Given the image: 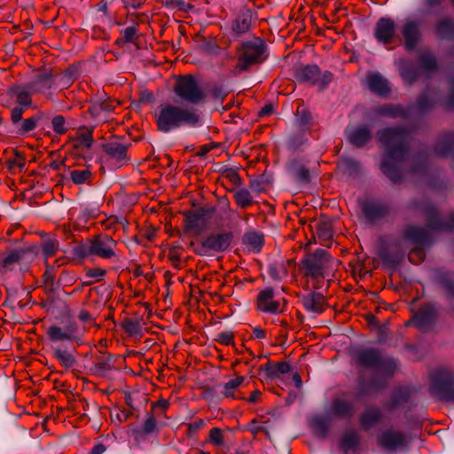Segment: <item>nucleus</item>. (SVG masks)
<instances>
[{"label": "nucleus", "mask_w": 454, "mask_h": 454, "mask_svg": "<svg viewBox=\"0 0 454 454\" xmlns=\"http://www.w3.org/2000/svg\"><path fill=\"white\" fill-rule=\"evenodd\" d=\"M32 94L29 86H16L8 90L6 106L11 109V120L14 125H18L22 120L23 113L27 109L33 107Z\"/></svg>", "instance_id": "nucleus-4"}, {"label": "nucleus", "mask_w": 454, "mask_h": 454, "mask_svg": "<svg viewBox=\"0 0 454 454\" xmlns=\"http://www.w3.org/2000/svg\"><path fill=\"white\" fill-rule=\"evenodd\" d=\"M334 261L329 254L323 249H318L313 254L306 255L302 261L306 276L312 278H324L328 274Z\"/></svg>", "instance_id": "nucleus-7"}, {"label": "nucleus", "mask_w": 454, "mask_h": 454, "mask_svg": "<svg viewBox=\"0 0 454 454\" xmlns=\"http://www.w3.org/2000/svg\"><path fill=\"white\" fill-rule=\"evenodd\" d=\"M365 83L372 92L380 97L386 98L390 94L391 87L388 81L378 72H367Z\"/></svg>", "instance_id": "nucleus-18"}, {"label": "nucleus", "mask_w": 454, "mask_h": 454, "mask_svg": "<svg viewBox=\"0 0 454 454\" xmlns=\"http://www.w3.org/2000/svg\"><path fill=\"white\" fill-rule=\"evenodd\" d=\"M207 227V221L202 214L189 212L184 215V231L192 236L200 235Z\"/></svg>", "instance_id": "nucleus-21"}, {"label": "nucleus", "mask_w": 454, "mask_h": 454, "mask_svg": "<svg viewBox=\"0 0 454 454\" xmlns=\"http://www.w3.org/2000/svg\"><path fill=\"white\" fill-rule=\"evenodd\" d=\"M51 125L53 131L59 135L66 133L69 129L65 118L61 115L53 117L51 120Z\"/></svg>", "instance_id": "nucleus-45"}, {"label": "nucleus", "mask_w": 454, "mask_h": 454, "mask_svg": "<svg viewBox=\"0 0 454 454\" xmlns=\"http://www.w3.org/2000/svg\"><path fill=\"white\" fill-rule=\"evenodd\" d=\"M377 114L395 118L397 116V107L390 105H384L377 108Z\"/></svg>", "instance_id": "nucleus-46"}, {"label": "nucleus", "mask_w": 454, "mask_h": 454, "mask_svg": "<svg viewBox=\"0 0 454 454\" xmlns=\"http://www.w3.org/2000/svg\"><path fill=\"white\" fill-rule=\"evenodd\" d=\"M44 277L46 278V282H48V283H52L54 280V276L52 274V267H50L48 264H47L46 271L44 273Z\"/></svg>", "instance_id": "nucleus-61"}, {"label": "nucleus", "mask_w": 454, "mask_h": 454, "mask_svg": "<svg viewBox=\"0 0 454 454\" xmlns=\"http://www.w3.org/2000/svg\"><path fill=\"white\" fill-rule=\"evenodd\" d=\"M176 6L178 7L179 10L188 12L189 10L192 9V6H191L188 4H185L184 1L176 0Z\"/></svg>", "instance_id": "nucleus-59"}, {"label": "nucleus", "mask_w": 454, "mask_h": 454, "mask_svg": "<svg viewBox=\"0 0 454 454\" xmlns=\"http://www.w3.org/2000/svg\"><path fill=\"white\" fill-rule=\"evenodd\" d=\"M116 241L108 235H99L90 239L82 249V255H97L103 259L115 256Z\"/></svg>", "instance_id": "nucleus-11"}, {"label": "nucleus", "mask_w": 454, "mask_h": 454, "mask_svg": "<svg viewBox=\"0 0 454 454\" xmlns=\"http://www.w3.org/2000/svg\"><path fill=\"white\" fill-rule=\"evenodd\" d=\"M105 450H106L105 445L99 443L93 447V449L90 451V454H102L105 452Z\"/></svg>", "instance_id": "nucleus-62"}, {"label": "nucleus", "mask_w": 454, "mask_h": 454, "mask_svg": "<svg viewBox=\"0 0 454 454\" xmlns=\"http://www.w3.org/2000/svg\"><path fill=\"white\" fill-rule=\"evenodd\" d=\"M250 17L247 15H241L234 20L232 29L239 34L246 33L250 27Z\"/></svg>", "instance_id": "nucleus-39"}, {"label": "nucleus", "mask_w": 454, "mask_h": 454, "mask_svg": "<svg viewBox=\"0 0 454 454\" xmlns=\"http://www.w3.org/2000/svg\"><path fill=\"white\" fill-rule=\"evenodd\" d=\"M230 233H216L207 236L201 242L200 254H207L211 252H222L227 249L231 244Z\"/></svg>", "instance_id": "nucleus-17"}, {"label": "nucleus", "mask_w": 454, "mask_h": 454, "mask_svg": "<svg viewBox=\"0 0 454 454\" xmlns=\"http://www.w3.org/2000/svg\"><path fill=\"white\" fill-rule=\"evenodd\" d=\"M155 121L161 132H170L182 126L200 127L202 125L199 112L192 107H182L170 103L160 104L155 112Z\"/></svg>", "instance_id": "nucleus-1"}, {"label": "nucleus", "mask_w": 454, "mask_h": 454, "mask_svg": "<svg viewBox=\"0 0 454 454\" xmlns=\"http://www.w3.org/2000/svg\"><path fill=\"white\" fill-rule=\"evenodd\" d=\"M356 359L362 366L374 368L381 373L392 374L395 370V359L380 355L375 348L360 350Z\"/></svg>", "instance_id": "nucleus-6"}, {"label": "nucleus", "mask_w": 454, "mask_h": 454, "mask_svg": "<svg viewBox=\"0 0 454 454\" xmlns=\"http://www.w3.org/2000/svg\"><path fill=\"white\" fill-rule=\"evenodd\" d=\"M377 254L384 267L390 270V276L393 278L397 259V237L395 233L382 234L379 238Z\"/></svg>", "instance_id": "nucleus-9"}, {"label": "nucleus", "mask_w": 454, "mask_h": 454, "mask_svg": "<svg viewBox=\"0 0 454 454\" xmlns=\"http://www.w3.org/2000/svg\"><path fill=\"white\" fill-rule=\"evenodd\" d=\"M169 405V403L165 399H160L153 404L155 407H160L162 410H166Z\"/></svg>", "instance_id": "nucleus-64"}, {"label": "nucleus", "mask_w": 454, "mask_h": 454, "mask_svg": "<svg viewBox=\"0 0 454 454\" xmlns=\"http://www.w3.org/2000/svg\"><path fill=\"white\" fill-rule=\"evenodd\" d=\"M434 394L446 400H454V374L445 367L436 369L430 374Z\"/></svg>", "instance_id": "nucleus-8"}, {"label": "nucleus", "mask_w": 454, "mask_h": 454, "mask_svg": "<svg viewBox=\"0 0 454 454\" xmlns=\"http://www.w3.org/2000/svg\"><path fill=\"white\" fill-rule=\"evenodd\" d=\"M436 31L441 37H450L454 33V23L449 20H442L439 22Z\"/></svg>", "instance_id": "nucleus-41"}, {"label": "nucleus", "mask_w": 454, "mask_h": 454, "mask_svg": "<svg viewBox=\"0 0 454 454\" xmlns=\"http://www.w3.org/2000/svg\"><path fill=\"white\" fill-rule=\"evenodd\" d=\"M137 38V28L134 26L128 27L122 31V40L126 43H133Z\"/></svg>", "instance_id": "nucleus-49"}, {"label": "nucleus", "mask_w": 454, "mask_h": 454, "mask_svg": "<svg viewBox=\"0 0 454 454\" xmlns=\"http://www.w3.org/2000/svg\"><path fill=\"white\" fill-rule=\"evenodd\" d=\"M244 380L245 377L243 376L230 380L223 385L222 395L226 398H235V391Z\"/></svg>", "instance_id": "nucleus-33"}, {"label": "nucleus", "mask_w": 454, "mask_h": 454, "mask_svg": "<svg viewBox=\"0 0 454 454\" xmlns=\"http://www.w3.org/2000/svg\"><path fill=\"white\" fill-rule=\"evenodd\" d=\"M129 144L118 140L109 141L103 145V150L107 157V160L112 161L115 167L119 168L127 164L129 160L128 156Z\"/></svg>", "instance_id": "nucleus-16"}, {"label": "nucleus", "mask_w": 454, "mask_h": 454, "mask_svg": "<svg viewBox=\"0 0 454 454\" xmlns=\"http://www.w3.org/2000/svg\"><path fill=\"white\" fill-rule=\"evenodd\" d=\"M106 271L103 269L94 268V269L88 270L86 275L89 278H96L97 280H100L106 275Z\"/></svg>", "instance_id": "nucleus-53"}, {"label": "nucleus", "mask_w": 454, "mask_h": 454, "mask_svg": "<svg viewBox=\"0 0 454 454\" xmlns=\"http://www.w3.org/2000/svg\"><path fill=\"white\" fill-rule=\"evenodd\" d=\"M70 179L74 184H83L90 183L91 180L92 173L86 168L74 169L69 173Z\"/></svg>", "instance_id": "nucleus-32"}, {"label": "nucleus", "mask_w": 454, "mask_h": 454, "mask_svg": "<svg viewBox=\"0 0 454 454\" xmlns=\"http://www.w3.org/2000/svg\"><path fill=\"white\" fill-rule=\"evenodd\" d=\"M78 318L82 322H89V321L92 320L91 315L88 311H85V310H82L79 313Z\"/></svg>", "instance_id": "nucleus-60"}, {"label": "nucleus", "mask_w": 454, "mask_h": 454, "mask_svg": "<svg viewBox=\"0 0 454 454\" xmlns=\"http://www.w3.org/2000/svg\"><path fill=\"white\" fill-rule=\"evenodd\" d=\"M329 415L339 417H350L353 414V407L350 403L336 398L328 411Z\"/></svg>", "instance_id": "nucleus-27"}, {"label": "nucleus", "mask_w": 454, "mask_h": 454, "mask_svg": "<svg viewBox=\"0 0 454 454\" xmlns=\"http://www.w3.org/2000/svg\"><path fill=\"white\" fill-rule=\"evenodd\" d=\"M454 229V214L450 216L448 223L442 222L436 211H432L427 216L426 228L411 227L407 235L416 243L426 245L430 241V234L435 231H447Z\"/></svg>", "instance_id": "nucleus-5"}, {"label": "nucleus", "mask_w": 454, "mask_h": 454, "mask_svg": "<svg viewBox=\"0 0 454 454\" xmlns=\"http://www.w3.org/2000/svg\"><path fill=\"white\" fill-rule=\"evenodd\" d=\"M383 153L380 169L394 184L397 182V129H381L377 133Z\"/></svg>", "instance_id": "nucleus-2"}, {"label": "nucleus", "mask_w": 454, "mask_h": 454, "mask_svg": "<svg viewBox=\"0 0 454 454\" xmlns=\"http://www.w3.org/2000/svg\"><path fill=\"white\" fill-rule=\"evenodd\" d=\"M403 35L405 38L406 47L409 49L414 47L419 35L417 24L414 22L406 24L403 29Z\"/></svg>", "instance_id": "nucleus-31"}, {"label": "nucleus", "mask_w": 454, "mask_h": 454, "mask_svg": "<svg viewBox=\"0 0 454 454\" xmlns=\"http://www.w3.org/2000/svg\"><path fill=\"white\" fill-rule=\"evenodd\" d=\"M411 440H412V436L411 434L405 435L403 434L399 433V440H398L399 451L403 449H406L409 446V444L411 443Z\"/></svg>", "instance_id": "nucleus-54"}, {"label": "nucleus", "mask_w": 454, "mask_h": 454, "mask_svg": "<svg viewBox=\"0 0 454 454\" xmlns=\"http://www.w3.org/2000/svg\"><path fill=\"white\" fill-rule=\"evenodd\" d=\"M207 442L216 448L226 446L224 434L219 427H213L209 430Z\"/></svg>", "instance_id": "nucleus-35"}, {"label": "nucleus", "mask_w": 454, "mask_h": 454, "mask_svg": "<svg viewBox=\"0 0 454 454\" xmlns=\"http://www.w3.org/2000/svg\"><path fill=\"white\" fill-rule=\"evenodd\" d=\"M52 356L59 363V364L67 369L73 367L76 359L74 354L67 347L51 346Z\"/></svg>", "instance_id": "nucleus-26"}, {"label": "nucleus", "mask_w": 454, "mask_h": 454, "mask_svg": "<svg viewBox=\"0 0 454 454\" xmlns=\"http://www.w3.org/2000/svg\"><path fill=\"white\" fill-rule=\"evenodd\" d=\"M114 109V106L109 100L95 101L90 106L89 112L97 122H106Z\"/></svg>", "instance_id": "nucleus-23"}, {"label": "nucleus", "mask_w": 454, "mask_h": 454, "mask_svg": "<svg viewBox=\"0 0 454 454\" xmlns=\"http://www.w3.org/2000/svg\"><path fill=\"white\" fill-rule=\"evenodd\" d=\"M33 256L34 254L27 250L16 249L12 251L0 262L1 273L14 270L19 263L27 262Z\"/></svg>", "instance_id": "nucleus-19"}, {"label": "nucleus", "mask_w": 454, "mask_h": 454, "mask_svg": "<svg viewBox=\"0 0 454 454\" xmlns=\"http://www.w3.org/2000/svg\"><path fill=\"white\" fill-rule=\"evenodd\" d=\"M41 120L39 115H35L30 118L25 119L24 121H20L18 124L20 127L18 128V133L26 134L35 129L38 121Z\"/></svg>", "instance_id": "nucleus-37"}, {"label": "nucleus", "mask_w": 454, "mask_h": 454, "mask_svg": "<svg viewBox=\"0 0 454 454\" xmlns=\"http://www.w3.org/2000/svg\"><path fill=\"white\" fill-rule=\"evenodd\" d=\"M359 437L356 432L346 433L341 439V446L345 451L354 450L358 444Z\"/></svg>", "instance_id": "nucleus-38"}, {"label": "nucleus", "mask_w": 454, "mask_h": 454, "mask_svg": "<svg viewBox=\"0 0 454 454\" xmlns=\"http://www.w3.org/2000/svg\"><path fill=\"white\" fill-rule=\"evenodd\" d=\"M215 340L223 345H230L233 342L231 332H222L216 335Z\"/></svg>", "instance_id": "nucleus-50"}, {"label": "nucleus", "mask_w": 454, "mask_h": 454, "mask_svg": "<svg viewBox=\"0 0 454 454\" xmlns=\"http://www.w3.org/2000/svg\"><path fill=\"white\" fill-rule=\"evenodd\" d=\"M173 90L182 100L192 104L200 102L205 97L196 79L192 75L177 78Z\"/></svg>", "instance_id": "nucleus-10"}, {"label": "nucleus", "mask_w": 454, "mask_h": 454, "mask_svg": "<svg viewBox=\"0 0 454 454\" xmlns=\"http://www.w3.org/2000/svg\"><path fill=\"white\" fill-rule=\"evenodd\" d=\"M368 324L373 330L377 332L380 342H385L387 340L390 335V329L387 322L380 325L373 316H369Z\"/></svg>", "instance_id": "nucleus-29"}, {"label": "nucleus", "mask_w": 454, "mask_h": 454, "mask_svg": "<svg viewBox=\"0 0 454 454\" xmlns=\"http://www.w3.org/2000/svg\"><path fill=\"white\" fill-rule=\"evenodd\" d=\"M123 328L131 336H138L142 333L141 324L135 319H126L123 323Z\"/></svg>", "instance_id": "nucleus-43"}, {"label": "nucleus", "mask_w": 454, "mask_h": 454, "mask_svg": "<svg viewBox=\"0 0 454 454\" xmlns=\"http://www.w3.org/2000/svg\"><path fill=\"white\" fill-rule=\"evenodd\" d=\"M380 419V411L375 408L367 409L360 418V423L364 429L373 427Z\"/></svg>", "instance_id": "nucleus-30"}, {"label": "nucleus", "mask_w": 454, "mask_h": 454, "mask_svg": "<svg viewBox=\"0 0 454 454\" xmlns=\"http://www.w3.org/2000/svg\"><path fill=\"white\" fill-rule=\"evenodd\" d=\"M41 248L43 255L47 261L59 250V242L55 237L49 236L42 240Z\"/></svg>", "instance_id": "nucleus-28"}, {"label": "nucleus", "mask_w": 454, "mask_h": 454, "mask_svg": "<svg viewBox=\"0 0 454 454\" xmlns=\"http://www.w3.org/2000/svg\"><path fill=\"white\" fill-rule=\"evenodd\" d=\"M295 177L301 183H308L309 180V173L306 168L301 167L296 170Z\"/></svg>", "instance_id": "nucleus-52"}, {"label": "nucleus", "mask_w": 454, "mask_h": 454, "mask_svg": "<svg viewBox=\"0 0 454 454\" xmlns=\"http://www.w3.org/2000/svg\"><path fill=\"white\" fill-rule=\"evenodd\" d=\"M47 336L51 341V346H61L60 343L79 341L81 335L78 326L74 322L60 325H51L47 329Z\"/></svg>", "instance_id": "nucleus-12"}, {"label": "nucleus", "mask_w": 454, "mask_h": 454, "mask_svg": "<svg viewBox=\"0 0 454 454\" xmlns=\"http://www.w3.org/2000/svg\"><path fill=\"white\" fill-rule=\"evenodd\" d=\"M257 308L261 311L271 314H278L282 311L280 302L274 299L272 288H266L259 293Z\"/></svg>", "instance_id": "nucleus-20"}, {"label": "nucleus", "mask_w": 454, "mask_h": 454, "mask_svg": "<svg viewBox=\"0 0 454 454\" xmlns=\"http://www.w3.org/2000/svg\"><path fill=\"white\" fill-rule=\"evenodd\" d=\"M329 419L326 416H315L310 419L309 424L315 429L321 433H325L328 427Z\"/></svg>", "instance_id": "nucleus-44"}, {"label": "nucleus", "mask_w": 454, "mask_h": 454, "mask_svg": "<svg viewBox=\"0 0 454 454\" xmlns=\"http://www.w3.org/2000/svg\"><path fill=\"white\" fill-rule=\"evenodd\" d=\"M276 371L280 374L287 373L290 371V365L286 362L278 363L276 365Z\"/></svg>", "instance_id": "nucleus-57"}, {"label": "nucleus", "mask_w": 454, "mask_h": 454, "mask_svg": "<svg viewBox=\"0 0 454 454\" xmlns=\"http://www.w3.org/2000/svg\"><path fill=\"white\" fill-rule=\"evenodd\" d=\"M244 244L250 246L254 251H259L263 243L262 236L255 231H250L245 234L243 238Z\"/></svg>", "instance_id": "nucleus-34"}, {"label": "nucleus", "mask_w": 454, "mask_h": 454, "mask_svg": "<svg viewBox=\"0 0 454 454\" xmlns=\"http://www.w3.org/2000/svg\"><path fill=\"white\" fill-rule=\"evenodd\" d=\"M273 111V106L271 105H266L264 106L261 111H260V115L261 116H265V115H268L270 114H271Z\"/></svg>", "instance_id": "nucleus-63"}, {"label": "nucleus", "mask_w": 454, "mask_h": 454, "mask_svg": "<svg viewBox=\"0 0 454 454\" xmlns=\"http://www.w3.org/2000/svg\"><path fill=\"white\" fill-rule=\"evenodd\" d=\"M397 27L394 20L381 17L375 23L372 34L376 42L381 45H388L395 41Z\"/></svg>", "instance_id": "nucleus-14"}, {"label": "nucleus", "mask_w": 454, "mask_h": 454, "mask_svg": "<svg viewBox=\"0 0 454 454\" xmlns=\"http://www.w3.org/2000/svg\"><path fill=\"white\" fill-rule=\"evenodd\" d=\"M55 85V77L49 74L37 75L28 85L33 93L49 94Z\"/></svg>", "instance_id": "nucleus-24"}, {"label": "nucleus", "mask_w": 454, "mask_h": 454, "mask_svg": "<svg viewBox=\"0 0 454 454\" xmlns=\"http://www.w3.org/2000/svg\"><path fill=\"white\" fill-rule=\"evenodd\" d=\"M346 134L348 141L356 147H361L368 143L371 139V130L368 126L361 125L356 128L348 127Z\"/></svg>", "instance_id": "nucleus-22"}, {"label": "nucleus", "mask_w": 454, "mask_h": 454, "mask_svg": "<svg viewBox=\"0 0 454 454\" xmlns=\"http://www.w3.org/2000/svg\"><path fill=\"white\" fill-rule=\"evenodd\" d=\"M301 302L305 309L312 313L321 314L325 309V297L319 293L304 295Z\"/></svg>", "instance_id": "nucleus-25"}, {"label": "nucleus", "mask_w": 454, "mask_h": 454, "mask_svg": "<svg viewBox=\"0 0 454 454\" xmlns=\"http://www.w3.org/2000/svg\"><path fill=\"white\" fill-rule=\"evenodd\" d=\"M392 209V205L384 200H368L361 205L363 215L372 224L387 220Z\"/></svg>", "instance_id": "nucleus-13"}, {"label": "nucleus", "mask_w": 454, "mask_h": 454, "mask_svg": "<svg viewBox=\"0 0 454 454\" xmlns=\"http://www.w3.org/2000/svg\"><path fill=\"white\" fill-rule=\"evenodd\" d=\"M253 337L255 339H264L266 337L265 331L261 327H254L253 329Z\"/></svg>", "instance_id": "nucleus-58"}, {"label": "nucleus", "mask_w": 454, "mask_h": 454, "mask_svg": "<svg viewBox=\"0 0 454 454\" xmlns=\"http://www.w3.org/2000/svg\"><path fill=\"white\" fill-rule=\"evenodd\" d=\"M380 443L381 446L393 449L397 445V434L391 431L382 433L380 438Z\"/></svg>", "instance_id": "nucleus-42"}, {"label": "nucleus", "mask_w": 454, "mask_h": 454, "mask_svg": "<svg viewBox=\"0 0 454 454\" xmlns=\"http://www.w3.org/2000/svg\"><path fill=\"white\" fill-rule=\"evenodd\" d=\"M296 78L299 81L317 85L320 89H324L331 82L333 74L327 71L321 74L317 66L311 65L298 69Z\"/></svg>", "instance_id": "nucleus-15"}, {"label": "nucleus", "mask_w": 454, "mask_h": 454, "mask_svg": "<svg viewBox=\"0 0 454 454\" xmlns=\"http://www.w3.org/2000/svg\"><path fill=\"white\" fill-rule=\"evenodd\" d=\"M342 166L343 168H347V169H354V170H356L358 169V162H356V160H352V159H346L342 161Z\"/></svg>", "instance_id": "nucleus-56"}, {"label": "nucleus", "mask_w": 454, "mask_h": 454, "mask_svg": "<svg viewBox=\"0 0 454 454\" xmlns=\"http://www.w3.org/2000/svg\"><path fill=\"white\" fill-rule=\"evenodd\" d=\"M144 2L145 0H122V3L127 9H138L143 5Z\"/></svg>", "instance_id": "nucleus-55"}, {"label": "nucleus", "mask_w": 454, "mask_h": 454, "mask_svg": "<svg viewBox=\"0 0 454 454\" xmlns=\"http://www.w3.org/2000/svg\"><path fill=\"white\" fill-rule=\"evenodd\" d=\"M421 65L427 70H433L436 68V60L431 54H424L421 56Z\"/></svg>", "instance_id": "nucleus-47"}, {"label": "nucleus", "mask_w": 454, "mask_h": 454, "mask_svg": "<svg viewBox=\"0 0 454 454\" xmlns=\"http://www.w3.org/2000/svg\"><path fill=\"white\" fill-rule=\"evenodd\" d=\"M111 360L110 358H102L101 360L96 362L94 364V368L96 372L104 373L110 370L111 368Z\"/></svg>", "instance_id": "nucleus-48"}, {"label": "nucleus", "mask_w": 454, "mask_h": 454, "mask_svg": "<svg viewBox=\"0 0 454 454\" xmlns=\"http://www.w3.org/2000/svg\"><path fill=\"white\" fill-rule=\"evenodd\" d=\"M156 428V419L153 416H149L144 425H143V432L145 434L153 433Z\"/></svg>", "instance_id": "nucleus-51"}, {"label": "nucleus", "mask_w": 454, "mask_h": 454, "mask_svg": "<svg viewBox=\"0 0 454 454\" xmlns=\"http://www.w3.org/2000/svg\"><path fill=\"white\" fill-rule=\"evenodd\" d=\"M266 44L259 37L242 43L239 49V58L232 73L235 75L247 70L251 66L259 64L266 59Z\"/></svg>", "instance_id": "nucleus-3"}, {"label": "nucleus", "mask_w": 454, "mask_h": 454, "mask_svg": "<svg viewBox=\"0 0 454 454\" xmlns=\"http://www.w3.org/2000/svg\"><path fill=\"white\" fill-rule=\"evenodd\" d=\"M433 319V311L431 307L423 308L419 314L416 316L414 323L420 328H424L426 323H430Z\"/></svg>", "instance_id": "nucleus-40"}, {"label": "nucleus", "mask_w": 454, "mask_h": 454, "mask_svg": "<svg viewBox=\"0 0 454 454\" xmlns=\"http://www.w3.org/2000/svg\"><path fill=\"white\" fill-rule=\"evenodd\" d=\"M234 199L240 207H247L253 202V197L247 189H238L234 192Z\"/></svg>", "instance_id": "nucleus-36"}]
</instances>
